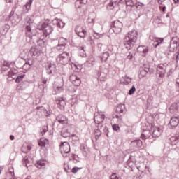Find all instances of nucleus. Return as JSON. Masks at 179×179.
<instances>
[{
    "instance_id": "obj_31",
    "label": "nucleus",
    "mask_w": 179,
    "mask_h": 179,
    "mask_svg": "<svg viewBox=\"0 0 179 179\" xmlns=\"http://www.w3.org/2000/svg\"><path fill=\"white\" fill-rule=\"evenodd\" d=\"M170 143L172 146H176L179 142V138L178 136H171L169 138Z\"/></svg>"
},
{
    "instance_id": "obj_15",
    "label": "nucleus",
    "mask_w": 179,
    "mask_h": 179,
    "mask_svg": "<svg viewBox=\"0 0 179 179\" xmlns=\"http://www.w3.org/2000/svg\"><path fill=\"white\" fill-rule=\"evenodd\" d=\"M150 127H151V131H152V138H159V136L162 135V132H163V130L159 127H155V125L153 124H150Z\"/></svg>"
},
{
    "instance_id": "obj_16",
    "label": "nucleus",
    "mask_w": 179,
    "mask_h": 179,
    "mask_svg": "<svg viewBox=\"0 0 179 179\" xmlns=\"http://www.w3.org/2000/svg\"><path fill=\"white\" fill-rule=\"evenodd\" d=\"M46 72L48 75H52L55 69V64L51 62H48L45 65Z\"/></svg>"
},
{
    "instance_id": "obj_51",
    "label": "nucleus",
    "mask_w": 179,
    "mask_h": 179,
    "mask_svg": "<svg viewBox=\"0 0 179 179\" xmlns=\"http://www.w3.org/2000/svg\"><path fill=\"white\" fill-rule=\"evenodd\" d=\"M64 170L66 173H72V170L71 168H69V166L66 165V166H64Z\"/></svg>"
},
{
    "instance_id": "obj_40",
    "label": "nucleus",
    "mask_w": 179,
    "mask_h": 179,
    "mask_svg": "<svg viewBox=\"0 0 179 179\" xmlns=\"http://www.w3.org/2000/svg\"><path fill=\"white\" fill-rule=\"evenodd\" d=\"M78 141H79V137L75 134H72L71 137L69 138L70 142H78Z\"/></svg>"
},
{
    "instance_id": "obj_62",
    "label": "nucleus",
    "mask_w": 179,
    "mask_h": 179,
    "mask_svg": "<svg viewBox=\"0 0 179 179\" xmlns=\"http://www.w3.org/2000/svg\"><path fill=\"white\" fill-rule=\"evenodd\" d=\"M134 58V55L132 53H129V55L127 56L128 59H132Z\"/></svg>"
},
{
    "instance_id": "obj_26",
    "label": "nucleus",
    "mask_w": 179,
    "mask_h": 179,
    "mask_svg": "<svg viewBox=\"0 0 179 179\" xmlns=\"http://www.w3.org/2000/svg\"><path fill=\"white\" fill-rule=\"evenodd\" d=\"M47 35L45 34H41L39 40L37 41L38 45L43 47L44 45V40L46 38Z\"/></svg>"
},
{
    "instance_id": "obj_2",
    "label": "nucleus",
    "mask_w": 179,
    "mask_h": 179,
    "mask_svg": "<svg viewBox=\"0 0 179 179\" xmlns=\"http://www.w3.org/2000/svg\"><path fill=\"white\" fill-rule=\"evenodd\" d=\"M38 29L43 30L42 34H45L47 37L52 33L54 28H52L51 24L48 22V20H46L45 22L38 26Z\"/></svg>"
},
{
    "instance_id": "obj_34",
    "label": "nucleus",
    "mask_w": 179,
    "mask_h": 179,
    "mask_svg": "<svg viewBox=\"0 0 179 179\" xmlns=\"http://www.w3.org/2000/svg\"><path fill=\"white\" fill-rule=\"evenodd\" d=\"M61 136L63 138H69V136H71V133H69L68 129H62V132H61Z\"/></svg>"
},
{
    "instance_id": "obj_19",
    "label": "nucleus",
    "mask_w": 179,
    "mask_h": 179,
    "mask_svg": "<svg viewBox=\"0 0 179 179\" xmlns=\"http://www.w3.org/2000/svg\"><path fill=\"white\" fill-rule=\"evenodd\" d=\"M56 121L59 124H66L68 122V117L64 115H59L56 117Z\"/></svg>"
},
{
    "instance_id": "obj_1",
    "label": "nucleus",
    "mask_w": 179,
    "mask_h": 179,
    "mask_svg": "<svg viewBox=\"0 0 179 179\" xmlns=\"http://www.w3.org/2000/svg\"><path fill=\"white\" fill-rule=\"evenodd\" d=\"M136 41H138V31L135 29L129 31L124 40V46L125 49L131 50V48L135 45Z\"/></svg>"
},
{
    "instance_id": "obj_64",
    "label": "nucleus",
    "mask_w": 179,
    "mask_h": 179,
    "mask_svg": "<svg viewBox=\"0 0 179 179\" xmlns=\"http://www.w3.org/2000/svg\"><path fill=\"white\" fill-rule=\"evenodd\" d=\"M43 134H45V132H47L48 131V127H44L43 128Z\"/></svg>"
},
{
    "instance_id": "obj_4",
    "label": "nucleus",
    "mask_w": 179,
    "mask_h": 179,
    "mask_svg": "<svg viewBox=\"0 0 179 179\" xmlns=\"http://www.w3.org/2000/svg\"><path fill=\"white\" fill-rule=\"evenodd\" d=\"M169 68V64L167 63L159 64L157 66V76L159 78H164V75H166V72H167V69Z\"/></svg>"
},
{
    "instance_id": "obj_7",
    "label": "nucleus",
    "mask_w": 179,
    "mask_h": 179,
    "mask_svg": "<svg viewBox=\"0 0 179 179\" xmlns=\"http://www.w3.org/2000/svg\"><path fill=\"white\" fill-rule=\"evenodd\" d=\"M125 104L118 105L116 108V118H117L119 122H121V121H122V115L125 114Z\"/></svg>"
},
{
    "instance_id": "obj_48",
    "label": "nucleus",
    "mask_w": 179,
    "mask_h": 179,
    "mask_svg": "<svg viewBox=\"0 0 179 179\" xmlns=\"http://www.w3.org/2000/svg\"><path fill=\"white\" fill-rule=\"evenodd\" d=\"M80 169H82V168H79V167L75 166V167H73L71 169V173H73V174H76V173L78 171H79V170H80Z\"/></svg>"
},
{
    "instance_id": "obj_33",
    "label": "nucleus",
    "mask_w": 179,
    "mask_h": 179,
    "mask_svg": "<svg viewBox=\"0 0 179 179\" xmlns=\"http://www.w3.org/2000/svg\"><path fill=\"white\" fill-rule=\"evenodd\" d=\"M131 145H133L138 149L139 148H142L143 143L141 140H135L131 142Z\"/></svg>"
},
{
    "instance_id": "obj_52",
    "label": "nucleus",
    "mask_w": 179,
    "mask_h": 179,
    "mask_svg": "<svg viewBox=\"0 0 179 179\" xmlns=\"http://www.w3.org/2000/svg\"><path fill=\"white\" fill-rule=\"evenodd\" d=\"M27 65L29 66L28 68L29 69L30 66H31V65H33V62H27L26 64H24L23 68H26V66H27Z\"/></svg>"
},
{
    "instance_id": "obj_39",
    "label": "nucleus",
    "mask_w": 179,
    "mask_h": 179,
    "mask_svg": "<svg viewBox=\"0 0 179 179\" xmlns=\"http://www.w3.org/2000/svg\"><path fill=\"white\" fill-rule=\"evenodd\" d=\"M99 51H104L106 48H107V46L106 45H103V43H99L97 45Z\"/></svg>"
},
{
    "instance_id": "obj_22",
    "label": "nucleus",
    "mask_w": 179,
    "mask_h": 179,
    "mask_svg": "<svg viewBox=\"0 0 179 179\" xmlns=\"http://www.w3.org/2000/svg\"><path fill=\"white\" fill-rule=\"evenodd\" d=\"M10 21L11 23L14 25L17 24V23L20 22V20H22V17H20L19 15H17V14L14 15V16H13V17H10Z\"/></svg>"
},
{
    "instance_id": "obj_56",
    "label": "nucleus",
    "mask_w": 179,
    "mask_h": 179,
    "mask_svg": "<svg viewBox=\"0 0 179 179\" xmlns=\"http://www.w3.org/2000/svg\"><path fill=\"white\" fill-rule=\"evenodd\" d=\"M176 89L177 92H179V78L176 79Z\"/></svg>"
},
{
    "instance_id": "obj_37",
    "label": "nucleus",
    "mask_w": 179,
    "mask_h": 179,
    "mask_svg": "<svg viewBox=\"0 0 179 179\" xmlns=\"http://www.w3.org/2000/svg\"><path fill=\"white\" fill-rule=\"evenodd\" d=\"M103 124H104V121L103 120H96V124L97 125V129H101V128H103Z\"/></svg>"
},
{
    "instance_id": "obj_17",
    "label": "nucleus",
    "mask_w": 179,
    "mask_h": 179,
    "mask_svg": "<svg viewBox=\"0 0 179 179\" xmlns=\"http://www.w3.org/2000/svg\"><path fill=\"white\" fill-rule=\"evenodd\" d=\"M148 72H150V73H153V69L149 67L145 66L143 69H141L139 76H141V78H143L146 76V74L148 73Z\"/></svg>"
},
{
    "instance_id": "obj_59",
    "label": "nucleus",
    "mask_w": 179,
    "mask_h": 179,
    "mask_svg": "<svg viewBox=\"0 0 179 179\" xmlns=\"http://www.w3.org/2000/svg\"><path fill=\"white\" fill-rule=\"evenodd\" d=\"M110 179H119L118 176H117V174L116 173H113L111 176H110Z\"/></svg>"
},
{
    "instance_id": "obj_50",
    "label": "nucleus",
    "mask_w": 179,
    "mask_h": 179,
    "mask_svg": "<svg viewBox=\"0 0 179 179\" xmlns=\"http://www.w3.org/2000/svg\"><path fill=\"white\" fill-rule=\"evenodd\" d=\"M103 131L104 134L106 135V136H108V132H110L108 131V127H107V126H104Z\"/></svg>"
},
{
    "instance_id": "obj_57",
    "label": "nucleus",
    "mask_w": 179,
    "mask_h": 179,
    "mask_svg": "<svg viewBox=\"0 0 179 179\" xmlns=\"http://www.w3.org/2000/svg\"><path fill=\"white\" fill-rule=\"evenodd\" d=\"M55 90H56L57 93H61V92H62V90H64V88H62V87H57Z\"/></svg>"
},
{
    "instance_id": "obj_54",
    "label": "nucleus",
    "mask_w": 179,
    "mask_h": 179,
    "mask_svg": "<svg viewBox=\"0 0 179 179\" xmlns=\"http://www.w3.org/2000/svg\"><path fill=\"white\" fill-rule=\"evenodd\" d=\"M10 66V63L8 61H4L1 67Z\"/></svg>"
},
{
    "instance_id": "obj_13",
    "label": "nucleus",
    "mask_w": 179,
    "mask_h": 179,
    "mask_svg": "<svg viewBox=\"0 0 179 179\" xmlns=\"http://www.w3.org/2000/svg\"><path fill=\"white\" fill-rule=\"evenodd\" d=\"M179 117L178 116H173L171 118L169 123L168 124L169 128L170 129H175L176 127H178Z\"/></svg>"
},
{
    "instance_id": "obj_63",
    "label": "nucleus",
    "mask_w": 179,
    "mask_h": 179,
    "mask_svg": "<svg viewBox=\"0 0 179 179\" xmlns=\"http://www.w3.org/2000/svg\"><path fill=\"white\" fill-rule=\"evenodd\" d=\"M42 83H43V85H47V79H45V78H43Z\"/></svg>"
},
{
    "instance_id": "obj_58",
    "label": "nucleus",
    "mask_w": 179,
    "mask_h": 179,
    "mask_svg": "<svg viewBox=\"0 0 179 179\" xmlns=\"http://www.w3.org/2000/svg\"><path fill=\"white\" fill-rule=\"evenodd\" d=\"M10 68V66H7L5 67H1V71L3 72H6V71H9V69Z\"/></svg>"
},
{
    "instance_id": "obj_23",
    "label": "nucleus",
    "mask_w": 179,
    "mask_h": 179,
    "mask_svg": "<svg viewBox=\"0 0 179 179\" xmlns=\"http://www.w3.org/2000/svg\"><path fill=\"white\" fill-rule=\"evenodd\" d=\"M95 64H96V59H94V57H90L85 62V66H87L88 68H92V66Z\"/></svg>"
},
{
    "instance_id": "obj_14",
    "label": "nucleus",
    "mask_w": 179,
    "mask_h": 179,
    "mask_svg": "<svg viewBox=\"0 0 179 179\" xmlns=\"http://www.w3.org/2000/svg\"><path fill=\"white\" fill-rule=\"evenodd\" d=\"M149 38L151 41H153V46L155 47V48H156L157 47H159V45H160V44H162V43H163V41H164V38H157L153 35H150L149 36Z\"/></svg>"
},
{
    "instance_id": "obj_41",
    "label": "nucleus",
    "mask_w": 179,
    "mask_h": 179,
    "mask_svg": "<svg viewBox=\"0 0 179 179\" xmlns=\"http://www.w3.org/2000/svg\"><path fill=\"white\" fill-rule=\"evenodd\" d=\"M125 2L127 6H131V8L135 6V4H134V1L132 0H125Z\"/></svg>"
},
{
    "instance_id": "obj_47",
    "label": "nucleus",
    "mask_w": 179,
    "mask_h": 179,
    "mask_svg": "<svg viewBox=\"0 0 179 179\" xmlns=\"http://www.w3.org/2000/svg\"><path fill=\"white\" fill-rule=\"evenodd\" d=\"M112 128L113 131H116V132H118L120 131V126L117 124H114L112 125Z\"/></svg>"
},
{
    "instance_id": "obj_60",
    "label": "nucleus",
    "mask_w": 179,
    "mask_h": 179,
    "mask_svg": "<svg viewBox=\"0 0 179 179\" xmlns=\"http://www.w3.org/2000/svg\"><path fill=\"white\" fill-rule=\"evenodd\" d=\"M87 23H94V19L91 18V17H88Z\"/></svg>"
},
{
    "instance_id": "obj_35",
    "label": "nucleus",
    "mask_w": 179,
    "mask_h": 179,
    "mask_svg": "<svg viewBox=\"0 0 179 179\" xmlns=\"http://www.w3.org/2000/svg\"><path fill=\"white\" fill-rule=\"evenodd\" d=\"M137 51L138 52H143V54H146L149 51V49H148L146 46H138L137 48Z\"/></svg>"
},
{
    "instance_id": "obj_42",
    "label": "nucleus",
    "mask_w": 179,
    "mask_h": 179,
    "mask_svg": "<svg viewBox=\"0 0 179 179\" xmlns=\"http://www.w3.org/2000/svg\"><path fill=\"white\" fill-rule=\"evenodd\" d=\"M124 80H125L124 83H125L126 85H129V83H131V80H132V78H129V77L127 76H124Z\"/></svg>"
},
{
    "instance_id": "obj_29",
    "label": "nucleus",
    "mask_w": 179,
    "mask_h": 179,
    "mask_svg": "<svg viewBox=\"0 0 179 179\" xmlns=\"http://www.w3.org/2000/svg\"><path fill=\"white\" fill-rule=\"evenodd\" d=\"M52 22L54 24H56V26L59 27V29H62V27H64L65 26V23H64L61 20H53Z\"/></svg>"
},
{
    "instance_id": "obj_49",
    "label": "nucleus",
    "mask_w": 179,
    "mask_h": 179,
    "mask_svg": "<svg viewBox=\"0 0 179 179\" xmlns=\"http://www.w3.org/2000/svg\"><path fill=\"white\" fill-rule=\"evenodd\" d=\"M25 22L27 23V24H31V23H33V20H31V18H30V17H27L25 19Z\"/></svg>"
},
{
    "instance_id": "obj_55",
    "label": "nucleus",
    "mask_w": 179,
    "mask_h": 179,
    "mask_svg": "<svg viewBox=\"0 0 179 179\" xmlns=\"http://www.w3.org/2000/svg\"><path fill=\"white\" fill-rule=\"evenodd\" d=\"M27 162H29V158L27 157H25L22 159L23 164H25L26 167H27Z\"/></svg>"
},
{
    "instance_id": "obj_11",
    "label": "nucleus",
    "mask_w": 179,
    "mask_h": 179,
    "mask_svg": "<svg viewBox=\"0 0 179 179\" xmlns=\"http://www.w3.org/2000/svg\"><path fill=\"white\" fill-rule=\"evenodd\" d=\"M69 80L74 85V86H80V83H82L80 78L78 76L76 73H74L69 76Z\"/></svg>"
},
{
    "instance_id": "obj_24",
    "label": "nucleus",
    "mask_w": 179,
    "mask_h": 179,
    "mask_svg": "<svg viewBox=\"0 0 179 179\" xmlns=\"http://www.w3.org/2000/svg\"><path fill=\"white\" fill-rule=\"evenodd\" d=\"M87 3V0H77L75 3L76 8L77 9H80L83 6Z\"/></svg>"
},
{
    "instance_id": "obj_21",
    "label": "nucleus",
    "mask_w": 179,
    "mask_h": 179,
    "mask_svg": "<svg viewBox=\"0 0 179 179\" xmlns=\"http://www.w3.org/2000/svg\"><path fill=\"white\" fill-rule=\"evenodd\" d=\"M150 136H152V133L150 132V130L145 129L143 131L141 134V139L145 141V139H149Z\"/></svg>"
},
{
    "instance_id": "obj_8",
    "label": "nucleus",
    "mask_w": 179,
    "mask_h": 179,
    "mask_svg": "<svg viewBox=\"0 0 179 179\" xmlns=\"http://www.w3.org/2000/svg\"><path fill=\"white\" fill-rule=\"evenodd\" d=\"M60 152L64 157H66L68 156V153L71 152V145L69 143L64 141L62 142V145H60Z\"/></svg>"
},
{
    "instance_id": "obj_46",
    "label": "nucleus",
    "mask_w": 179,
    "mask_h": 179,
    "mask_svg": "<svg viewBox=\"0 0 179 179\" xmlns=\"http://www.w3.org/2000/svg\"><path fill=\"white\" fill-rule=\"evenodd\" d=\"M95 136H97L99 138V136H101V131H100L99 129H96L94 130Z\"/></svg>"
},
{
    "instance_id": "obj_5",
    "label": "nucleus",
    "mask_w": 179,
    "mask_h": 179,
    "mask_svg": "<svg viewBox=\"0 0 179 179\" xmlns=\"http://www.w3.org/2000/svg\"><path fill=\"white\" fill-rule=\"evenodd\" d=\"M110 26L115 34H120L122 31V27H124V24L120 20L113 22Z\"/></svg>"
},
{
    "instance_id": "obj_12",
    "label": "nucleus",
    "mask_w": 179,
    "mask_h": 179,
    "mask_svg": "<svg viewBox=\"0 0 179 179\" xmlns=\"http://www.w3.org/2000/svg\"><path fill=\"white\" fill-rule=\"evenodd\" d=\"M134 6L136 8V13H134V15L139 17L142 15V11L145 9V5L143 3L136 2L134 4Z\"/></svg>"
},
{
    "instance_id": "obj_27",
    "label": "nucleus",
    "mask_w": 179,
    "mask_h": 179,
    "mask_svg": "<svg viewBox=\"0 0 179 179\" xmlns=\"http://www.w3.org/2000/svg\"><path fill=\"white\" fill-rule=\"evenodd\" d=\"M9 29H10V26H9L8 24H5L0 29L1 34H6V33H8L9 31Z\"/></svg>"
},
{
    "instance_id": "obj_36",
    "label": "nucleus",
    "mask_w": 179,
    "mask_h": 179,
    "mask_svg": "<svg viewBox=\"0 0 179 179\" xmlns=\"http://www.w3.org/2000/svg\"><path fill=\"white\" fill-rule=\"evenodd\" d=\"M98 121H104L106 120V115L102 114V115H98L94 117V122L96 124V120Z\"/></svg>"
},
{
    "instance_id": "obj_45",
    "label": "nucleus",
    "mask_w": 179,
    "mask_h": 179,
    "mask_svg": "<svg viewBox=\"0 0 179 179\" xmlns=\"http://www.w3.org/2000/svg\"><path fill=\"white\" fill-rule=\"evenodd\" d=\"M136 90V88H135V85H133L131 88L129 90V94L131 96V94H134Z\"/></svg>"
},
{
    "instance_id": "obj_9",
    "label": "nucleus",
    "mask_w": 179,
    "mask_h": 179,
    "mask_svg": "<svg viewBox=\"0 0 179 179\" xmlns=\"http://www.w3.org/2000/svg\"><path fill=\"white\" fill-rule=\"evenodd\" d=\"M75 33L78 37H80V38H86V36H87V31L80 25L76 26Z\"/></svg>"
},
{
    "instance_id": "obj_10",
    "label": "nucleus",
    "mask_w": 179,
    "mask_h": 179,
    "mask_svg": "<svg viewBox=\"0 0 179 179\" xmlns=\"http://www.w3.org/2000/svg\"><path fill=\"white\" fill-rule=\"evenodd\" d=\"M66 45V38H60L59 40V43L56 48L55 51H58L59 52H62L64 50H65V47Z\"/></svg>"
},
{
    "instance_id": "obj_18",
    "label": "nucleus",
    "mask_w": 179,
    "mask_h": 179,
    "mask_svg": "<svg viewBox=\"0 0 179 179\" xmlns=\"http://www.w3.org/2000/svg\"><path fill=\"white\" fill-rule=\"evenodd\" d=\"M179 103H173L169 107V112L171 114H176L178 111Z\"/></svg>"
},
{
    "instance_id": "obj_32",
    "label": "nucleus",
    "mask_w": 179,
    "mask_h": 179,
    "mask_svg": "<svg viewBox=\"0 0 179 179\" xmlns=\"http://www.w3.org/2000/svg\"><path fill=\"white\" fill-rule=\"evenodd\" d=\"M17 73V70L15 68H12L8 72V76H9V78H12V79H15V75H16Z\"/></svg>"
},
{
    "instance_id": "obj_25",
    "label": "nucleus",
    "mask_w": 179,
    "mask_h": 179,
    "mask_svg": "<svg viewBox=\"0 0 179 179\" xmlns=\"http://www.w3.org/2000/svg\"><path fill=\"white\" fill-rule=\"evenodd\" d=\"M50 143V141L47 138H42L38 141L39 146H41V148H45L47 145H48Z\"/></svg>"
},
{
    "instance_id": "obj_38",
    "label": "nucleus",
    "mask_w": 179,
    "mask_h": 179,
    "mask_svg": "<svg viewBox=\"0 0 179 179\" xmlns=\"http://www.w3.org/2000/svg\"><path fill=\"white\" fill-rule=\"evenodd\" d=\"M35 166L37 167V169H41V167H44V166H45V163H44L43 161H37Z\"/></svg>"
},
{
    "instance_id": "obj_61",
    "label": "nucleus",
    "mask_w": 179,
    "mask_h": 179,
    "mask_svg": "<svg viewBox=\"0 0 179 179\" xmlns=\"http://www.w3.org/2000/svg\"><path fill=\"white\" fill-rule=\"evenodd\" d=\"M155 1H157L159 5H163V2H164L166 0H155Z\"/></svg>"
},
{
    "instance_id": "obj_20",
    "label": "nucleus",
    "mask_w": 179,
    "mask_h": 179,
    "mask_svg": "<svg viewBox=\"0 0 179 179\" xmlns=\"http://www.w3.org/2000/svg\"><path fill=\"white\" fill-rule=\"evenodd\" d=\"M56 104H57L59 108L64 110L65 108L66 101L64 100V98L60 97L56 100Z\"/></svg>"
},
{
    "instance_id": "obj_43",
    "label": "nucleus",
    "mask_w": 179,
    "mask_h": 179,
    "mask_svg": "<svg viewBox=\"0 0 179 179\" xmlns=\"http://www.w3.org/2000/svg\"><path fill=\"white\" fill-rule=\"evenodd\" d=\"M26 31H27V36H30V33L31 32V27L29 24H26L25 27Z\"/></svg>"
},
{
    "instance_id": "obj_28",
    "label": "nucleus",
    "mask_w": 179,
    "mask_h": 179,
    "mask_svg": "<svg viewBox=\"0 0 179 179\" xmlns=\"http://www.w3.org/2000/svg\"><path fill=\"white\" fill-rule=\"evenodd\" d=\"M32 3L33 0H29L28 2H27V3L24 6V10H25V13H29V10H30Z\"/></svg>"
},
{
    "instance_id": "obj_30",
    "label": "nucleus",
    "mask_w": 179,
    "mask_h": 179,
    "mask_svg": "<svg viewBox=\"0 0 179 179\" xmlns=\"http://www.w3.org/2000/svg\"><path fill=\"white\" fill-rule=\"evenodd\" d=\"M109 55H110V53H108V52L107 51L103 52L102 54L100 55V58L102 62H106V61L108 59Z\"/></svg>"
},
{
    "instance_id": "obj_44",
    "label": "nucleus",
    "mask_w": 179,
    "mask_h": 179,
    "mask_svg": "<svg viewBox=\"0 0 179 179\" xmlns=\"http://www.w3.org/2000/svg\"><path fill=\"white\" fill-rule=\"evenodd\" d=\"M23 78H24V75L17 76L15 79L16 83H20L21 80H23Z\"/></svg>"
},
{
    "instance_id": "obj_6",
    "label": "nucleus",
    "mask_w": 179,
    "mask_h": 179,
    "mask_svg": "<svg viewBox=\"0 0 179 179\" xmlns=\"http://www.w3.org/2000/svg\"><path fill=\"white\" fill-rule=\"evenodd\" d=\"M40 53V50L36 48H31L29 51L25 52V56L22 57V59H28L30 61L33 57H36V55H38Z\"/></svg>"
},
{
    "instance_id": "obj_53",
    "label": "nucleus",
    "mask_w": 179,
    "mask_h": 179,
    "mask_svg": "<svg viewBox=\"0 0 179 179\" xmlns=\"http://www.w3.org/2000/svg\"><path fill=\"white\" fill-rule=\"evenodd\" d=\"M107 8L110 10L111 9H113L114 8V4L113 3L112 1H110L108 4V6H107Z\"/></svg>"
},
{
    "instance_id": "obj_3",
    "label": "nucleus",
    "mask_w": 179,
    "mask_h": 179,
    "mask_svg": "<svg viewBox=\"0 0 179 179\" xmlns=\"http://www.w3.org/2000/svg\"><path fill=\"white\" fill-rule=\"evenodd\" d=\"M56 61L59 64H61V65H67L69 61H71L69 53L64 51L62 54H59Z\"/></svg>"
}]
</instances>
